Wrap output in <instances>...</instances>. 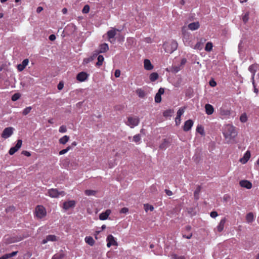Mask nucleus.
I'll return each instance as SVG.
<instances>
[{
  "label": "nucleus",
  "mask_w": 259,
  "mask_h": 259,
  "mask_svg": "<svg viewBox=\"0 0 259 259\" xmlns=\"http://www.w3.org/2000/svg\"><path fill=\"white\" fill-rule=\"evenodd\" d=\"M88 77V74L85 72H81L79 73L77 76L76 79L81 82L85 81Z\"/></svg>",
  "instance_id": "nucleus-13"
},
{
  "label": "nucleus",
  "mask_w": 259,
  "mask_h": 259,
  "mask_svg": "<svg viewBox=\"0 0 259 259\" xmlns=\"http://www.w3.org/2000/svg\"><path fill=\"white\" fill-rule=\"evenodd\" d=\"M209 84L210 86L213 87L217 85V83L215 82V81L214 80H211L209 81Z\"/></svg>",
  "instance_id": "nucleus-63"
},
{
  "label": "nucleus",
  "mask_w": 259,
  "mask_h": 259,
  "mask_svg": "<svg viewBox=\"0 0 259 259\" xmlns=\"http://www.w3.org/2000/svg\"><path fill=\"white\" fill-rule=\"evenodd\" d=\"M194 48L196 49H199V50L201 49V44L199 42H197L195 45Z\"/></svg>",
  "instance_id": "nucleus-59"
},
{
  "label": "nucleus",
  "mask_w": 259,
  "mask_h": 259,
  "mask_svg": "<svg viewBox=\"0 0 259 259\" xmlns=\"http://www.w3.org/2000/svg\"><path fill=\"white\" fill-rule=\"evenodd\" d=\"M14 130L12 127L5 128L2 134V137L4 139L9 138L13 134Z\"/></svg>",
  "instance_id": "nucleus-6"
},
{
  "label": "nucleus",
  "mask_w": 259,
  "mask_h": 259,
  "mask_svg": "<svg viewBox=\"0 0 259 259\" xmlns=\"http://www.w3.org/2000/svg\"><path fill=\"white\" fill-rule=\"evenodd\" d=\"M244 44L243 41L241 40L238 44V52L241 54L243 51Z\"/></svg>",
  "instance_id": "nucleus-39"
},
{
  "label": "nucleus",
  "mask_w": 259,
  "mask_h": 259,
  "mask_svg": "<svg viewBox=\"0 0 259 259\" xmlns=\"http://www.w3.org/2000/svg\"><path fill=\"white\" fill-rule=\"evenodd\" d=\"M22 154L27 156V157H29L31 155L30 152L28 151H23L22 152Z\"/></svg>",
  "instance_id": "nucleus-62"
},
{
  "label": "nucleus",
  "mask_w": 259,
  "mask_h": 259,
  "mask_svg": "<svg viewBox=\"0 0 259 259\" xmlns=\"http://www.w3.org/2000/svg\"><path fill=\"white\" fill-rule=\"evenodd\" d=\"M178 46V43L176 41L171 40L165 42L163 44V47L166 53L171 54L177 50Z\"/></svg>",
  "instance_id": "nucleus-2"
},
{
  "label": "nucleus",
  "mask_w": 259,
  "mask_h": 259,
  "mask_svg": "<svg viewBox=\"0 0 259 259\" xmlns=\"http://www.w3.org/2000/svg\"><path fill=\"white\" fill-rule=\"evenodd\" d=\"M193 125V121L191 119H189L185 122L183 126V130L185 132H188L191 130Z\"/></svg>",
  "instance_id": "nucleus-12"
},
{
  "label": "nucleus",
  "mask_w": 259,
  "mask_h": 259,
  "mask_svg": "<svg viewBox=\"0 0 259 259\" xmlns=\"http://www.w3.org/2000/svg\"><path fill=\"white\" fill-rule=\"evenodd\" d=\"M84 240L85 242L91 246H93L95 243V241L92 237L87 236Z\"/></svg>",
  "instance_id": "nucleus-31"
},
{
  "label": "nucleus",
  "mask_w": 259,
  "mask_h": 259,
  "mask_svg": "<svg viewBox=\"0 0 259 259\" xmlns=\"http://www.w3.org/2000/svg\"><path fill=\"white\" fill-rule=\"evenodd\" d=\"M220 114L222 116L223 118H227L230 115V111L223 107L220 108Z\"/></svg>",
  "instance_id": "nucleus-14"
},
{
  "label": "nucleus",
  "mask_w": 259,
  "mask_h": 259,
  "mask_svg": "<svg viewBox=\"0 0 259 259\" xmlns=\"http://www.w3.org/2000/svg\"><path fill=\"white\" fill-rule=\"evenodd\" d=\"M144 209L146 212H147L149 210L152 211L153 210L154 207L153 206L149 205L148 204H145Z\"/></svg>",
  "instance_id": "nucleus-41"
},
{
  "label": "nucleus",
  "mask_w": 259,
  "mask_h": 259,
  "mask_svg": "<svg viewBox=\"0 0 259 259\" xmlns=\"http://www.w3.org/2000/svg\"><path fill=\"white\" fill-rule=\"evenodd\" d=\"M69 137L68 136L65 135L59 140V142L61 144L64 145L69 141Z\"/></svg>",
  "instance_id": "nucleus-30"
},
{
  "label": "nucleus",
  "mask_w": 259,
  "mask_h": 259,
  "mask_svg": "<svg viewBox=\"0 0 259 259\" xmlns=\"http://www.w3.org/2000/svg\"><path fill=\"white\" fill-rule=\"evenodd\" d=\"M141 140V137L140 134L135 135L133 138V141L137 144H139Z\"/></svg>",
  "instance_id": "nucleus-34"
},
{
  "label": "nucleus",
  "mask_w": 259,
  "mask_h": 259,
  "mask_svg": "<svg viewBox=\"0 0 259 259\" xmlns=\"http://www.w3.org/2000/svg\"><path fill=\"white\" fill-rule=\"evenodd\" d=\"M256 69L257 66L255 64L251 65L248 68V70L252 73L251 79L252 80L253 84H254V78L256 71Z\"/></svg>",
  "instance_id": "nucleus-15"
},
{
  "label": "nucleus",
  "mask_w": 259,
  "mask_h": 259,
  "mask_svg": "<svg viewBox=\"0 0 259 259\" xmlns=\"http://www.w3.org/2000/svg\"><path fill=\"white\" fill-rule=\"evenodd\" d=\"M150 190L151 192L154 193L155 191H156V187L155 186L152 185V186H151Z\"/></svg>",
  "instance_id": "nucleus-61"
},
{
  "label": "nucleus",
  "mask_w": 259,
  "mask_h": 259,
  "mask_svg": "<svg viewBox=\"0 0 259 259\" xmlns=\"http://www.w3.org/2000/svg\"><path fill=\"white\" fill-rule=\"evenodd\" d=\"M22 144V141L21 140H18L16 145L10 148L9 151V153L10 155H13L16 152H17L21 147Z\"/></svg>",
  "instance_id": "nucleus-7"
},
{
  "label": "nucleus",
  "mask_w": 259,
  "mask_h": 259,
  "mask_svg": "<svg viewBox=\"0 0 259 259\" xmlns=\"http://www.w3.org/2000/svg\"><path fill=\"white\" fill-rule=\"evenodd\" d=\"M246 221L248 223H251V222H253V221L254 220L253 213L251 212H249L248 214H247V215L246 216Z\"/></svg>",
  "instance_id": "nucleus-33"
},
{
  "label": "nucleus",
  "mask_w": 259,
  "mask_h": 259,
  "mask_svg": "<svg viewBox=\"0 0 259 259\" xmlns=\"http://www.w3.org/2000/svg\"><path fill=\"white\" fill-rule=\"evenodd\" d=\"M20 97V95L18 93L14 94L12 97V100L13 101H16L18 100Z\"/></svg>",
  "instance_id": "nucleus-47"
},
{
  "label": "nucleus",
  "mask_w": 259,
  "mask_h": 259,
  "mask_svg": "<svg viewBox=\"0 0 259 259\" xmlns=\"http://www.w3.org/2000/svg\"><path fill=\"white\" fill-rule=\"evenodd\" d=\"M31 109H32V108H31V107H30V106H29V107H27L25 108L23 110V112H22L23 114L24 115H27V114H28L30 112V111H31Z\"/></svg>",
  "instance_id": "nucleus-44"
},
{
  "label": "nucleus",
  "mask_w": 259,
  "mask_h": 259,
  "mask_svg": "<svg viewBox=\"0 0 259 259\" xmlns=\"http://www.w3.org/2000/svg\"><path fill=\"white\" fill-rule=\"evenodd\" d=\"M164 89H163V88H160L159 89V90H158V92H157V93L158 94H159V95H161H161L163 94H164Z\"/></svg>",
  "instance_id": "nucleus-60"
},
{
  "label": "nucleus",
  "mask_w": 259,
  "mask_h": 259,
  "mask_svg": "<svg viewBox=\"0 0 259 259\" xmlns=\"http://www.w3.org/2000/svg\"><path fill=\"white\" fill-rule=\"evenodd\" d=\"M239 184L242 187L245 188L247 189H251L252 186L251 183L247 180L240 181Z\"/></svg>",
  "instance_id": "nucleus-16"
},
{
  "label": "nucleus",
  "mask_w": 259,
  "mask_h": 259,
  "mask_svg": "<svg viewBox=\"0 0 259 259\" xmlns=\"http://www.w3.org/2000/svg\"><path fill=\"white\" fill-rule=\"evenodd\" d=\"M136 94L138 95L139 97L143 98L146 96L145 92L142 89H138L136 91Z\"/></svg>",
  "instance_id": "nucleus-28"
},
{
  "label": "nucleus",
  "mask_w": 259,
  "mask_h": 259,
  "mask_svg": "<svg viewBox=\"0 0 259 259\" xmlns=\"http://www.w3.org/2000/svg\"><path fill=\"white\" fill-rule=\"evenodd\" d=\"M144 68L147 70H151L153 69V66L150 61L148 59H145L144 62Z\"/></svg>",
  "instance_id": "nucleus-22"
},
{
  "label": "nucleus",
  "mask_w": 259,
  "mask_h": 259,
  "mask_svg": "<svg viewBox=\"0 0 259 259\" xmlns=\"http://www.w3.org/2000/svg\"><path fill=\"white\" fill-rule=\"evenodd\" d=\"M109 50V47L107 44L104 43L101 44L99 46V50L96 51V53L95 54L97 56L99 53H103L107 52Z\"/></svg>",
  "instance_id": "nucleus-9"
},
{
  "label": "nucleus",
  "mask_w": 259,
  "mask_h": 259,
  "mask_svg": "<svg viewBox=\"0 0 259 259\" xmlns=\"http://www.w3.org/2000/svg\"><path fill=\"white\" fill-rule=\"evenodd\" d=\"M226 222V219L225 218H223L220 221V223L217 226V230L219 232H221L223 230Z\"/></svg>",
  "instance_id": "nucleus-23"
},
{
  "label": "nucleus",
  "mask_w": 259,
  "mask_h": 259,
  "mask_svg": "<svg viewBox=\"0 0 259 259\" xmlns=\"http://www.w3.org/2000/svg\"><path fill=\"white\" fill-rule=\"evenodd\" d=\"M171 258L172 259H185V257L184 256H178L175 254H173L171 255Z\"/></svg>",
  "instance_id": "nucleus-51"
},
{
  "label": "nucleus",
  "mask_w": 259,
  "mask_h": 259,
  "mask_svg": "<svg viewBox=\"0 0 259 259\" xmlns=\"http://www.w3.org/2000/svg\"><path fill=\"white\" fill-rule=\"evenodd\" d=\"M64 256L63 253L55 254L53 255L52 259H62Z\"/></svg>",
  "instance_id": "nucleus-40"
},
{
  "label": "nucleus",
  "mask_w": 259,
  "mask_h": 259,
  "mask_svg": "<svg viewBox=\"0 0 259 259\" xmlns=\"http://www.w3.org/2000/svg\"><path fill=\"white\" fill-rule=\"evenodd\" d=\"M183 40L185 46H189L190 44V34L186 31H183Z\"/></svg>",
  "instance_id": "nucleus-10"
},
{
  "label": "nucleus",
  "mask_w": 259,
  "mask_h": 259,
  "mask_svg": "<svg viewBox=\"0 0 259 259\" xmlns=\"http://www.w3.org/2000/svg\"><path fill=\"white\" fill-rule=\"evenodd\" d=\"M185 108H181L179 109L177 113V116L181 117V116L184 114L185 112Z\"/></svg>",
  "instance_id": "nucleus-42"
},
{
  "label": "nucleus",
  "mask_w": 259,
  "mask_h": 259,
  "mask_svg": "<svg viewBox=\"0 0 259 259\" xmlns=\"http://www.w3.org/2000/svg\"><path fill=\"white\" fill-rule=\"evenodd\" d=\"M57 238L56 236L54 235H49L47 236L46 238L44 239L41 243L45 244L47 243L48 241H56Z\"/></svg>",
  "instance_id": "nucleus-17"
},
{
  "label": "nucleus",
  "mask_w": 259,
  "mask_h": 259,
  "mask_svg": "<svg viewBox=\"0 0 259 259\" xmlns=\"http://www.w3.org/2000/svg\"><path fill=\"white\" fill-rule=\"evenodd\" d=\"M250 153L249 151H247L244 154L243 157L240 159V161L242 163L245 164V163H246L248 161V160L250 158Z\"/></svg>",
  "instance_id": "nucleus-19"
},
{
  "label": "nucleus",
  "mask_w": 259,
  "mask_h": 259,
  "mask_svg": "<svg viewBox=\"0 0 259 259\" xmlns=\"http://www.w3.org/2000/svg\"><path fill=\"white\" fill-rule=\"evenodd\" d=\"M29 62V60L28 59H24L21 64H18L17 65V69L19 71H23L26 66L28 65Z\"/></svg>",
  "instance_id": "nucleus-18"
},
{
  "label": "nucleus",
  "mask_w": 259,
  "mask_h": 259,
  "mask_svg": "<svg viewBox=\"0 0 259 259\" xmlns=\"http://www.w3.org/2000/svg\"><path fill=\"white\" fill-rule=\"evenodd\" d=\"M140 122V119L137 116H129L125 124L131 128H134L137 126Z\"/></svg>",
  "instance_id": "nucleus-3"
},
{
  "label": "nucleus",
  "mask_w": 259,
  "mask_h": 259,
  "mask_svg": "<svg viewBox=\"0 0 259 259\" xmlns=\"http://www.w3.org/2000/svg\"><path fill=\"white\" fill-rule=\"evenodd\" d=\"M199 27V23L198 22L191 23L188 25V28L191 30H195Z\"/></svg>",
  "instance_id": "nucleus-24"
},
{
  "label": "nucleus",
  "mask_w": 259,
  "mask_h": 259,
  "mask_svg": "<svg viewBox=\"0 0 259 259\" xmlns=\"http://www.w3.org/2000/svg\"><path fill=\"white\" fill-rule=\"evenodd\" d=\"M120 75V71L118 69L115 70L114 72V75L116 77H119Z\"/></svg>",
  "instance_id": "nucleus-57"
},
{
  "label": "nucleus",
  "mask_w": 259,
  "mask_h": 259,
  "mask_svg": "<svg viewBox=\"0 0 259 259\" xmlns=\"http://www.w3.org/2000/svg\"><path fill=\"white\" fill-rule=\"evenodd\" d=\"M95 57V56H93V57H89V58H85L84 59L83 61V64H88V63H89L90 62H91L92 61H93L94 60V58Z\"/></svg>",
  "instance_id": "nucleus-49"
},
{
  "label": "nucleus",
  "mask_w": 259,
  "mask_h": 259,
  "mask_svg": "<svg viewBox=\"0 0 259 259\" xmlns=\"http://www.w3.org/2000/svg\"><path fill=\"white\" fill-rule=\"evenodd\" d=\"M212 44L211 42H208L206 44L205 50L207 52H210L212 50Z\"/></svg>",
  "instance_id": "nucleus-38"
},
{
  "label": "nucleus",
  "mask_w": 259,
  "mask_h": 259,
  "mask_svg": "<svg viewBox=\"0 0 259 259\" xmlns=\"http://www.w3.org/2000/svg\"><path fill=\"white\" fill-rule=\"evenodd\" d=\"M111 213L110 209H107L105 212H102L99 215V219L101 220H105L107 219L109 215Z\"/></svg>",
  "instance_id": "nucleus-20"
},
{
  "label": "nucleus",
  "mask_w": 259,
  "mask_h": 259,
  "mask_svg": "<svg viewBox=\"0 0 259 259\" xmlns=\"http://www.w3.org/2000/svg\"><path fill=\"white\" fill-rule=\"evenodd\" d=\"M192 235H193V234L191 232L189 233L187 235H186L184 233H183V237L185 238L188 239L191 238V237H192Z\"/></svg>",
  "instance_id": "nucleus-54"
},
{
  "label": "nucleus",
  "mask_w": 259,
  "mask_h": 259,
  "mask_svg": "<svg viewBox=\"0 0 259 259\" xmlns=\"http://www.w3.org/2000/svg\"><path fill=\"white\" fill-rule=\"evenodd\" d=\"M118 30L115 29H112L108 31L107 33V36L109 39L113 38L116 34V31Z\"/></svg>",
  "instance_id": "nucleus-26"
},
{
  "label": "nucleus",
  "mask_w": 259,
  "mask_h": 259,
  "mask_svg": "<svg viewBox=\"0 0 259 259\" xmlns=\"http://www.w3.org/2000/svg\"><path fill=\"white\" fill-rule=\"evenodd\" d=\"M18 253V251H13L10 253H7L0 257V259H8L10 257H13L16 255Z\"/></svg>",
  "instance_id": "nucleus-25"
},
{
  "label": "nucleus",
  "mask_w": 259,
  "mask_h": 259,
  "mask_svg": "<svg viewBox=\"0 0 259 259\" xmlns=\"http://www.w3.org/2000/svg\"><path fill=\"white\" fill-rule=\"evenodd\" d=\"M128 211V209L126 207H123L121 209V210H120V212L121 213H126V212H127Z\"/></svg>",
  "instance_id": "nucleus-55"
},
{
  "label": "nucleus",
  "mask_w": 259,
  "mask_h": 259,
  "mask_svg": "<svg viewBox=\"0 0 259 259\" xmlns=\"http://www.w3.org/2000/svg\"><path fill=\"white\" fill-rule=\"evenodd\" d=\"M106 240L107 241V246L108 247H110L111 245H117V243L112 235H109L107 237Z\"/></svg>",
  "instance_id": "nucleus-8"
},
{
  "label": "nucleus",
  "mask_w": 259,
  "mask_h": 259,
  "mask_svg": "<svg viewBox=\"0 0 259 259\" xmlns=\"http://www.w3.org/2000/svg\"><path fill=\"white\" fill-rule=\"evenodd\" d=\"M71 149V146H69L66 149H63L59 152L60 155H63Z\"/></svg>",
  "instance_id": "nucleus-43"
},
{
  "label": "nucleus",
  "mask_w": 259,
  "mask_h": 259,
  "mask_svg": "<svg viewBox=\"0 0 259 259\" xmlns=\"http://www.w3.org/2000/svg\"><path fill=\"white\" fill-rule=\"evenodd\" d=\"M168 141L164 139L162 143L159 145V148L162 150H165L168 147Z\"/></svg>",
  "instance_id": "nucleus-27"
},
{
  "label": "nucleus",
  "mask_w": 259,
  "mask_h": 259,
  "mask_svg": "<svg viewBox=\"0 0 259 259\" xmlns=\"http://www.w3.org/2000/svg\"><path fill=\"white\" fill-rule=\"evenodd\" d=\"M158 78V74L156 72L152 73L150 75V79L152 81H155Z\"/></svg>",
  "instance_id": "nucleus-36"
},
{
  "label": "nucleus",
  "mask_w": 259,
  "mask_h": 259,
  "mask_svg": "<svg viewBox=\"0 0 259 259\" xmlns=\"http://www.w3.org/2000/svg\"><path fill=\"white\" fill-rule=\"evenodd\" d=\"M165 192L166 195L168 196H171L172 195V193L170 190L165 189Z\"/></svg>",
  "instance_id": "nucleus-64"
},
{
  "label": "nucleus",
  "mask_w": 259,
  "mask_h": 259,
  "mask_svg": "<svg viewBox=\"0 0 259 259\" xmlns=\"http://www.w3.org/2000/svg\"><path fill=\"white\" fill-rule=\"evenodd\" d=\"M249 19V15L248 13H246L242 17V20L244 23H246Z\"/></svg>",
  "instance_id": "nucleus-53"
},
{
  "label": "nucleus",
  "mask_w": 259,
  "mask_h": 259,
  "mask_svg": "<svg viewBox=\"0 0 259 259\" xmlns=\"http://www.w3.org/2000/svg\"><path fill=\"white\" fill-rule=\"evenodd\" d=\"M182 69V66L180 65H173L171 68V71L177 73Z\"/></svg>",
  "instance_id": "nucleus-32"
},
{
  "label": "nucleus",
  "mask_w": 259,
  "mask_h": 259,
  "mask_svg": "<svg viewBox=\"0 0 259 259\" xmlns=\"http://www.w3.org/2000/svg\"><path fill=\"white\" fill-rule=\"evenodd\" d=\"M85 195L88 196H91V195H94L96 193V192L93 190H87L85 191Z\"/></svg>",
  "instance_id": "nucleus-46"
},
{
  "label": "nucleus",
  "mask_w": 259,
  "mask_h": 259,
  "mask_svg": "<svg viewBox=\"0 0 259 259\" xmlns=\"http://www.w3.org/2000/svg\"><path fill=\"white\" fill-rule=\"evenodd\" d=\"M174 113V111L171 109H168L165 110L163 113V115L164 117H170L171 116L172 113Z\"/></svg>",
  "instance_id": "nucleus-35"
},
{
  "label": "nucleus",
  "mask_w": 259,
  "mask_h": 259,
  "mask_svg": "<svg viewBox=\"0 0 259 259\" xmlns=\"http://www.w3.org/2000/svg\"><path fill=\"white\" fill-rule=\"evenodd\" d=\"M218 215V214L217 212H216V211H212L210 212V217L213 218H215Z\"/></svg>",
  "instance_id": "nucleus-58"
},
{
  "label": "nucleus",
  "mask_w": 259,
  "mask_h": 259,
  "mask_svg": "<svg viewBox=\"0 0 259 259\" xmlns=\"http://www.w3.org/2000/svg\"><path fill=\"white\" fill-rule=\"evenodd\" d=\"M104 60V57L102 55H99L98 56V62L96 63L97 66H100Z\"/></svg>",
  "instance_id": "nucleus-37"
},
{
  "label": "nucleus",
  "mask_w": 259,
  "mask_h": 259,
  "mask_svg": "<svg viewBox=\"0 0 259 259\" xmlns=\"http://www.w3.org/2000/svg\"><path fill=\"white\" fill-rule=\"evenodd\" d=\"M59 131L60 133H66V131H67V128H66V126H65V125H61L59 127Z\"/></svg>",
  "instance_id": "nucleus-52"
},
{
  "label": "nucleus",
  "mask_w": 259,
  "mask_h": 259,
  "mask_svg": "<svg viewBox=\"0 0 259 259\" xmlns=\"http://www.w3.org/2000/svg\"><path fill=\"white\" fill-rule=\"evenodd\" d=\"M240 120L242 122H245L247 120V117L245 113L242 114L240 117Z\"/></svg>",
  "instance_id": "nucleus-45"
},
{
  "label": "nucleus",
  "mask_w": 259,
  "mask_h": 259,
  "mask_svg": "<svg viewBox=\"0 0 259 259\" xmlns=\"http://www.w3.org/2000/svg\"><path fill=\"white\" fill-rule=\"evenodd\" d=\"M201 191V187L198 186L196 190H195L194 192V199L196 200H198L199 198V194Z\"/></svg>",
  "instance_id": "nucleus-29"
},
{
  "label": "nucleus",
  "mask_w": 259,
  "mask_h": 259,
  "mask_svg": "<svg viewBox=\"0 0 259 259\" xmlns=\"http://www.w3.org/2000/svg\"><path fill=\"white\" fill-rule=\"evenodd\" d=\"M90 11V7L89 5H85L82 10V12L84 14H87Z\"/></svg>",
  "instance_id": "nucleus-48"
},
{
  "label": "nucleus",
  "mask_w": 259,
  "mask_h": 259,
  "mask_svg": "<svg viewBox=\"0 0 259 259\" xmlns=\"http://www.w3.org/2000/svg\"><path fill=\"white\" fill-rule=\"evenodd\" d=\"M75 204V202L74 200H70L68 201L64 202L63 203V208L65 210H67L70 208H73L74 207Z\"/></svg>",
  "instance_id": "nucleus-11"
},
{
  "label": "nucleus",
  "mask_w": 259,
  "mask_h": 259,
  "mask_svg": "<svg viewBox=\"0 0 259 259\" xmlns=\"http://www.w3.org/2000/svg\"><path fill=\"white\" fill-rule=\"evenodd\" d=\"M48 194L52 198H57L59 196H64L65 192L63 191H59L57 189H50L48 191Z\"/></svg>",
  "instance_id": "nucleus-5"
},
{
  "label": "nucleus",
  "mask_w": 259,
  "mask_h": 259,
  "mask_svg": "<svg viewBox=\"0 0 259 259\" xmlns=\"http://www.w3.org/2000/svg\"><path fill=\"white\" fill-rule=\"evenodd\" d=\"M35 214L37 219H41L46 215L47 212L43 206L38 205L35 208Z\"/></svg>",
  "instance_id": "nucleus-4"
},
{
  "label": "nucleus",
  "mask_w": 259,
  "mask_h": 259,
  "mask_svg": "<svg viewBox=\"0 0 259 259\" xmlns=\"http://www.w3.org/2000/svg\"><path fill=\"white\" fill-rule=\"evenodd\" d=\"M223 133L225 138L229 140L234 139L237 135L235 127L230 124H227L224 127Z\"/></svg>",
  "instance_id": "nucleus-1"
},
{
  "label": "nucleus",
  "mask_w": 259,
  "mask_h": 259,
  "mask_svg": "<svg viewBox=\"0 0 259 259\" xmlns=\"http://www.w3.org/2000/svg\"><path fill=\"white\" fill-rule=\"evenodd\" d=\"M205 110L207 115H211L214 112V108L211 105L206 104L205 105Z\"/></svg>",
  "instance_id": "nucleus-21"
},
{
  "label": "nucleus",
  "mask_w": 259,
  "mask_h": 259,
  "mask_svg": "<svg viewBox=\"0 0 259 259\" xmlns=\"http://www.w3.org/2000/svg\"><path fill=\"white\" fill-rule=\"evenodd\" d=\"M161 101V95L158 94L156 93L155 96V102L156 103H159Z\"/></svg>",
  "instance_id": "nucleus-50"
},
{
  "label": "nucleus",
  "mask_w": 259,
  "mask_h": 259,
  "mask_svg": "<svg viewBox=\"0 0 259 259\" xmlns=\"http://www.w3.org/2000/svg\"><path fill=\"white\" fill-rule=\"evenodd\" d=\"M175 122H176V124L177 125H179L181 123V117L176 116V117L175 118Z\"/></svg>",
  "instance_id": "nucleus-56"
}]
</instances>
